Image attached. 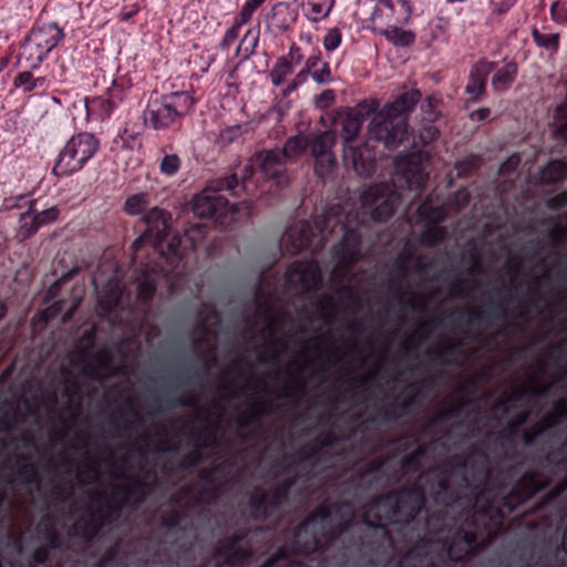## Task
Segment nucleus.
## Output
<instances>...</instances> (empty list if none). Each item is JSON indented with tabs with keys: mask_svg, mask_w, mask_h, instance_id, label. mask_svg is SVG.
<instances>
[{
	"mask_svg": "<svg viewBox=\"0 0 567 567\" xmlns=\"http://www.w3.org/2000/svg\"><path fill=\"white\" fill-rule=\"evenodd\" d=\"M567 491V475L554 485L544 496L542 507L550 506Z\"/></svg>",
	"mask_w": 567,
	"mask_h": 567,
	"instance_id": "774afa93",
	"label": "nucleus"
},
{
	"mask_svg": "<svg viewBox=\"0 0 567 567\" xmlns=\"http://www.w3.org/2000/svg\"><path fill=\"white\" fill-rule=\"evenodd\" d=\"M410 276V266L404 265L402 260H395L393 266V276L389 280V290L393 292L395 300L403 302L405 291L403 284Z\"/></svg>",
	"mask_w": 567,
	"mask_h": 567,
	"instance_id": "ea45409f",
	"label": "nucleus"
},
{
	"mask_svg": "<svg viewBox=\"0 0 567 567\" xmlns=\"http://www.w3.org/2000/svg\"><path fill=\"white\" fill-rule=\"evenodd\" d=\"M401 204L400 194L390 185H372L362 190L360 206L349 212L341 205L331 206L323 218L324 228L339 227L343 230L341 240L333 246L332 254L338 267L350 269L361 258V229L371 228L373 223H385L392 218Z\"/></svg>",
	"mask_w": 567,
	"mask_h": 567,
	"instance_id": "f257e3e1",
	"label": "nucleus"
},
{
	"mask_svg": "<svg viewBox=\"0 0 567 567\" xmlns=\"http://www.w3.org/2000/svg\"><path fill=\"white\" fill-rule=\"evenodd\" d=\"M49 53L50 52L45 49L35 45L32 38L28 35L20 47L19 54L16 56L14 66L37 70L47 59Z\"/></svg>",
	"mask_w": 567,
	"mask_h": 567,
	"instance_id": "cd10ccee",
	"label": "nucleus"
},
{
	"mask_svg": "<svg viewBox=\"0 0 567 567\" xmlns=\"http://www.w3.org/2000/svg\"><path fill=\"white\" fill-rule=\"evenodd\" d=\"M221 466L217 465L209 468H204L199 472L198 477L204 483L203 492L210 496H216L224 486V480L218 477L221 472Z\"/></svg>",
	"mask_w": 567,
	"mask_h": 567,
	"instance_id": "c03bdc74",
	"label": "nucleus"
},
{
	"mask_svg": "<svg viewBox=\"0 0 567 567\" xmlns=\"http://www.w3.org/2000/svg\"><path fill=\"white\" fill-rule=\"evenodd\" d=\"M125 408L131 411L133 416L131 421L123 420V410H120L118 416H112L109 420V425L113 430L114 437H130L144 425V417L134 409L132 401H126Z\"/></svg>",
	"mask_w": 567,
	"mask_h": 567,
	"instance_id": "393cba45",
	"label": "nucleus"
},
{
	"mask_svg": "<svg viewBox=\"0 0 567 567\" xmlns=\"http://www.w3.org/2000/svg\"><path fill=\"white\" fill-rule=\"evenodd\" d=\"M49 53L50 52L45 49L35 45L32 38L28 35L20 47L19 54L16 56L14 66L37 70L47 59Z\"/></svg>",
	"mask_w": 567,
	"mask_h": 567,
	"instance_id": "bb28decb",
	"label": "nucleus"
},
{
	"mask_svg": "<svg viewBox=\"0 0 567 567\" xmlns=\"http://www.w3.org/2000/svg\"><path fill=\"white\" fill-rule=\"evenodd\" d=\"M309 146V138L301 136H293L288 138L285 144L284 156H297L302 154Z\"/></svg>",
	"mask_w": 567,
	"mask_h": 567,
	"instance_id": "69168bd1",
	"label": "nucleus"
},
{
	"mask_svg": "<svg viewBox=\"0 0 567 567\" xmlns=\"http://www.w3.org/2000/svg\"><path fill=\"white\" fill-rule=\"evenodd\" d=\"M12 85L22 90L24 94H33L37 90L44 91L48 81L45 76H34L30 69H25L13 78Z\"/></svg>",
	"mask_w": 567,
	"mask_h": 567,
	"instance_id": "e433bc0d",
	"label": "nucleus"
},
{
	"mask_svg": "<svg viewBox=\"0 0 567 567\" xmlns=\"http://www.w3.org/2000/svg\"><path fill=\"white\" fill-rule=\"evenodd\" d=\"M496 65L497 62L482 58L471 66L465 85V93L470 96L468 102L478 103L485 97L488 76Z\"/></svg>",
	"mask_w": 567,
	"mask_h": 567,
	"instance_id": "a211bd4d",
	"label": "nucleus"
},
{
	"mask_svg": "<svg viewBox=\"0 0 567 567\" xmlns=\"http://www.w3.org/2000/svg\"><path fill=\"white\" fill-rule=\"evenodd\" d=\"M567 177V161L555 159L542 171V179L546 184H557Z\"/></svg>",
	"mask_w": 567,
	"mask_h": 567,
	"instance_id": "49530a36",
	"label": "nucleus"
},
{
	"mask_svg": "<svg viewBox=\"0 0 567 567\" xmlns=\"http://www.w3.org/2000/svg\"><path fill=\"white\" fill-rule=\"evenodd\" d=\"M439 324L437 321H425L421 323L416 330L415 336L408 338L400 347L403 357L410 358L420 349L421 344L426 340L429 334Z\"/></svg>",
	"mask_w": 567,
	"mask_h": 567,
	"instance_id": "f704fd0d",
	"label": "nucleus"
},
{
	"mask_svg": "<svg viewBox=\"0 0 567 567\" xmlns=\"http://www.w3.org/2000/svg\"><path fill=\"white\" fill-rule=\"evenodd\" d=\"M148 205V195L146 193L134 194L125 200L124 210L128 215L142 214Z\"/></svg>",
	"mask_w": 567,
	"mask_h": 567,
	"instance_id": "680f3d73",
	"label": "nucleus"
},
{
	"mask_svg": "<svg viewBox=\"0 0 567 567\" xmlns=\"http://www.w3.org/2000/svg\"><path fill=\"white\" fill-rule=\"evenodd\" d=\"M331 146L332 138L327 133L319 134L309 138L308 148H310L313 158L323 154L331 153Z\"/></svg>",
	"mask_w": 567,
	"mask_h": 567,
	"instance_id": "052dcab7",
	"label": "nucleus"
},
{
	"mask_svg": "<svg viewBox=\"0 0 567 567\" xmlns=\"http://www.w3.org/2000/svg\"><path fill=\"white\" fill-rule=\"evenodd\" d=\"M285 279L290 288L309 292L321 281L319 265L315 260L295 261L287 268Z\"/></svg>",
	"mask_w": 567,
	"mask_h": 567,
	"instance_id": "dca6fc26",
	"label": "nucleus"
},
{
	"mask_svg": "<svg viewBox=\"0 0 567 567\" xmlns=\"http://www.w3.org/2000/svg\"><path fill=\"white\" fill-rule=\"evenodd\" d=\"M252 172V166L247 165L241 182L235 173L210 181L204 193L195 198L194 214L203 219H213L223 229L231 228L237 220L238 208L221 193L227 192L233 197H239Z\"/></svg>",
	"mask_w": 567,
	"mask_h": 567,
	"instance_id": "20e7f679",
	"label": "nucleus"
},
{
	"mask_svg": "<svg viewBox=\"0 0 567 567\" xmlns=\"http://www.w3.org/2000/svg\"><path fill=\"white\" fill-rule=\"evenodd\" d=\"M319 456V453L313 445L312 441H309L308 443L303 444L301 447L296 450L293 453L290 454L288 458H296V461L299 463V465L312 462L315 458Z\"/></svg>",
	"mask_w": 567,
	"mask_h": 567,
	"instance_id": "0e129e2a",
	"label": "nucleus"
},
{
	"mask_svg": "<svg viewBox=\"0 0 567 567\" xmlns=\"http://www.w3.org/2000/svg\"><path fill=\"white\" fill-rule=\"evenodd\" d=\"M395 442L402 451H406L411 444H417L412 452L402 456L400 465L404 472H419L422 467L421 461L426 455V446L419 444V437L415 435H402Z\"/></svg>",
	"mask_w": 567,
	"mask_h": 567,
	"instance_id": "b1692460",
	"label": "nucleus"
},
{
	"mask_svg": "<svg viewBox=\"0 0 567 567\" xmlns=\"http://www.w3.org/2000/svg\"><path fill=\"white\" fill-rule=\"evenodd\" d=\"M336 165L337 161L332 152L315 157V173L321 179L330 176Z\"/></svg>",
	"mask_w": 567,
	"mask_h": 567,
	"instance_id": "13d9d810",
	"label": "nucleus"
},
{
	"mask_svg": "<svg viewBox=\"0 0 567 567\" xmlns=\"http://www.w3.org/2000/svg\"><path fill=\"white\" fill-rule=\"evenodd\" d=\"M122 545L123 542L118 538L105 550L104 555L96 564V567H120L122 564Z\"/></svg>",
	"mask_w": 567,
	"mask_h": 567,
	"instance_id": "3c124183",
	"label": "nucleus"
},
{
	"mask_svg": "<svg viewBox=\"0 0 567 567\" xmlns=\"http://www.w3.org/2000/svg\"><path fill=\"white\" fill-rule=\"evenodd\" d=\"M249 528H244L231 535L219 538L213 549V557L228 567H243L254 555V548L248 544Z\"/></svg>",
	"mask_w": 567,
	"mask_h": 567,
	"instance_id": "9b49d317",
	"label": "nucleus"
},
{
	"mask_svg": "<svg viewBox=\"0 0 567 567\" xmlns=\"http://www.w3.org/2000/svg\"><path fill=\"white\" fill-rule=\"evenodd\" d=\"M307 393V382L302 378H291L285 386L282 395L292 401L300 402Z\"/></svg>",
	"mask_w": 567,
	"mask_h": 567,
	"instance_id": "864d4df0",
	"label": "nucleus"
},
{
	"mask_svg": "<svg viewBox=\"0 0 567 567\" xmlns=\"http://www.w3.org/2000/svg\"><path fill=\"white\" fill-rule=\"evenodd\" d=\"M29 37L35 45L51 52L65 37L63 25L59 21L39 19L33 24Z\"/></svg>",
	"mask_w": 567,
	"mask_h": 567,
	"instance_id": "412c9836",
	"label": "nucleus"
},
{
	"mask_svg": "<svg viewBox=\"0 0 567 567\" xmlns=\"http://www.w3.org/2000/svg\"><path fill=\"white\" fill-rule=\"evenodd\" d=\"M413 8V2L410 0H381L374 7L371 20L373 23L384 25H405L411 20Z\"/></svg>",
	"mask_w": 567,
	"mask_h": 567,
	"instance_id": "2eb2a0df",
	"label": "nucleus"
},
{
	"mask_svg": "<svg viewBox=\"0 0 567 567\" xmlns=\"http://www.w3.org/2000/svg\"><path fill=\"white\" fill-rule=\"evenodd\" d=\"M401 24L386 25L385 29L380 31L389 42L394 47L409 48L414 44L416 35L411 30H404Z\"/></svg>",
	"mask_w": 567,
	"mask_h": 567,
	"instance_id": "a19ab883",
	"label": "nucleus"
},
{
	"mask_svg": "<svg viewBox=\"0 0 567 567\" xmlns=\"http://www.w3.org/2000/svg\"><path fill=\"white\" fill-rule=\"evenodd\" d=\"M529 417L530 411L528 409L519 411L506 423V426L496 434L495 443L499 446L512 443L518 435L520 427L528 422Z\"/></svg>",
	"mask_w": 567,
	"mask_h": 567,
	"instance_id": "473e14b6",
	"label": "nucleus"
},
{
	"mask_svg": "<svg viewBox=\"0 0 567 567\" xmlns=\"http://www.w3.org/2000/svg\"><path fill=\"white\" fill-rule=\"evenodd\" d=\"M271 412L272 408L269 403L264 401L257 402L247 415L238 420V429L243 431L250 426H258L260 425L261 419L269 415Z\"/></svg>",
	"mask_w": 567,
	"mask_h": 567,
	"instance_id": "37998d69",
	"label": "nucleus"
},
{
	"mask_svg": "<svg viewBox=\"0 0 567 567\" xmlns=\"http://www.w3.org/2000/svg\"><path fill=\"white\" fill-rule=\"evenodd\" d=\"M100 146V140L93 133L73 134L60 151L52 173L66 177L80 172L96 155Z\"/></svg>",
	"mask_w": 567,
	"mask_h": 567,
	"instance_id": "1a4fd4ad",
	"label": "nucleus"
},
{
	"mask_svg": "<svg viewBox=\"0 0 567 567\" xmlns=\"http://www.w3.org/2000/svg\"><path fill=\"white\" fill-rule=\"evenodd\" d=\"M292 72V64L286 56H280L270 71L271 83L275 86L284 84L285 79Z\"/></svg>",
	"mask_w": 567,
	"mask_h": 567,
	"instance_id": "5fc2aeb1",
	"label": "nucleus"
},
{
	"mask_svg": "<svg viewBox=\"0 0 567 567\" xmlns=\"http://www.w3.org/2000/svg\"><path fill=\"white\" fill-rule=\"evenodd\" d=\"M153 485L143 478H130L126 484L117 485L113 492L118 496L116 502H109V496L104 491L94 492L90 495L91 501L105 502L106 512L102 508L89 507L69 528V536L81 540L85 546H90L97 537L102 528L110 525L114 518L120 516L124 507L131 506L138 508L147 498Z\"/></svg>",
	"mask_w": 567,
	"mask_h": 567,
	"instance_id": "f03ea898",
	"label": "nucleus"
},
{
	"mask_svg": "<svg viewBox=\"0 0 567 567\" xmlns=\"http://www.w3.org/2000/svg\"><path fill=\"white\" fill-rule=\"evenodd\" d=\"M190 493V487H182L177 495L169 497L168 507L159 512L157 522L151 533L152 538L157 543L158 550L163 551L156 554L155 560L158 563L169 560L167 547H178L179 538L185 532V528L182 526L185 518V513L181 509L182 501L184 497L189 496Z\"/></svg>",
	"mask_w": 567,
	"mask_h": 567,
	"instance_id": "6e6552de",
	"label": "nucleus"
},
{
	"mask_svg": "<svg viewBox=\"0 0 567 567\" xmlns=\"http://www.w3.org/2000/svg\"><path fill=\"white\" fill-rule=\"evenodd\" d=\"M506 315L507 311L503 301L489 299L485 309L462 307L452 311L449 317L452 320V326L456 328L461 322L492 326L495 321L504 319Z\"/></svg>",
	"mask_w": 567,
	"mask_h": 567,
	"instance_id": "4468645a",
	"label": "nucleus"
},
{
	"mask_svg": "<svg viewBox=\"0 0 567 567\" xmlns=\"http://www.w3.org/2000/svg\"><path fill=\"white\" fill-rule=\"evenodd\" d=\"M121 296L122 292L118 287H110L103 291V296L100 299V305L104 310L112 311L118 306Z\"/></svg>",
	"mask_w": 567,
	"mask_h": 567,
	"instance_id": "338daca9",
	"label": "nucleus"
},
{
	"mask_svg": "<svg viewBox=\"0 0 567 567\" xmlns=\"http://www.w3.org/2000/svg\"><path fill=\"white\" fill-rule=\"evenodd\" d=\"M374 375L368 374L362 377H355L348 381V384L343 391L344 395L353 399L358 392V390H368L372 382H373Z\"/></svg>",
	"mask_w": 567,
	"mask_h": 567,
	"instance_id": "e2e57ef3",
	"label": "nucleus"
},
{
	"mask_svg": "<svg viewBox=\"0 0 567 567\" xmlns=\"http://www.w3.org/2000/svg\"><path fill=\"white\" fill-rule=\"evenodd\" d=\"M313 228L309 221L302 220L287 228L282 240L291 254H299L311 248L313 243Z\"/></svg>",
	"mask_w": 567,
	"mask_h": 567,
	"instance_id": "4be33fe9",
	"label": "nucleus"
},
{
	"mask_svg": "<svg viewBox=\"0 0 567 567\" xmlns=\"http://www.w3.org/2000/svg\"><path fill=\"white\" fill-rule=\"evenodd\" d=\"M19 460L24 463L19 467L17 475L22 484L25 485H39V471L38 466L30 462L29 455H20Z\"/></svg>",
	"mask_w": 567,
	"mask_h": 567,
	"instance_id": "de8ad7c7",
	"label": "nucleus"
},
{
	"mask_svg": "<svg viewBox=\"0 0 567 567\" xmlns=\"http://www.w3.org/2000/svg\"><path fill=\"white\" fill-rule=\"evenodd\" d=\"M243 363L247 364L250 369L252 368L251 363L245 361L244 359L234 361L229 367V371L236 372L237 379H246V383L244 384L243 389L252 391H265L267 388L266 382L260 380L252 382L251 375L249 378H246L245 373L240 370V365Z\"/></svg>",
	"mask_w": 567,
	"mask_h": 567,
	"instance_id": "6e6d98bb",
	"label": "nucleus"
},
{
	"mask_svg": "<svg viewBox=\"0 0 567 567\" xmlns=\"http://www.w3.org/2000/svg\"><path fill=\"white\" fill-rule=\"evenodd\" d=\"M259 38H260V24L257 23V25L249 28L243 39L240 40L237 49H236V56L239 58L241 62L248 60L251 55L255 54L258 44H259Z\"/></svg>",
	"mask_w": 567,
	"mask_h": 567,
	"instance_id": "58836bf2",
	"label": "nucleus"
},
{
	"mask_svg": "<svg viewBox=\"0 0 567 567\" xmlns=\"http://www.w3.org/2000/svg\"><path fill=\"white\" fill-rule=\"evenodd\" d=\"M410 393L402 399L395 398V400L384 408L380 415L381 421L384 423L396 422L405 416H410L412 412L417 409L422 401L425 399V394L421 393V390H408Z\"/></svg>",
	"mask_w": 567,
	"mask_h": 567,
	"instance_id": "aec40b11",
	"label": "nucleus"
},
{
	"mask_svg": "<svg viewBox=\"0 0 567 567\" xmlns=\"http://www.w3.org/2000/svg\"><path fill=\"white\" fill-rule=\"evenodd\" d=\"M78 364L82 367L83 375L100 382L104 381L110 374L115 373L112 359L106 353H96L89 357L86 352H82Z\"/></svg>",
	"mask_w": 567,
	"mask_h": 567,
	"instance_id": "5701e85b",
	"label": "nucleus"
},
{
	"mask_svg": "<svg viewBox=\"0 0 567 567\" xmlns=\"http://www.w3.org/2000/svg\"><path fill=\"white\" fill-rule=\"evenodd\" d=\"M116 106L106 95H100L85 99V110L90 117L95 120L109 118Z\"/></svg>",
	"mask_w": 567,
	"mask_h": 567,
	"instance_id": "4c0bfd02",
	"label": "nucleus"
},
{
	"mask_svg": "<svg viewBox=\"0 0 567 567\" xmlns=\"http://www.w3.org/2000/svg\"><path fill=\"white\" fill-rule=\"evenodd\" d=\"M154 401H161V405L156 409L157 412L173 410L175 408H194L198 404V400L195 396L184 398H171L168 394H164L162 399H155Z\"/></svg>",
	"mask_w": 567,
	"mask_h": 567,
	"instance_id": "8fccbe9b",
	"label": "nucleus"
},
{
	"mask_svg": "<svg viewBox=\"0 0 567 567\" xmlns=\"http://www.w3.org/2000/svg\"><path fill=\"white\" fill-rule=\"evenodd\" d=\"M196 101L187 91H176L150 99L144 110V123L155 131L175 128L194 107Z\"/></svg>",
	"mask_w": 567,
	"mask_h": 567,
	"instance_id": "0eeeda50",
	"label": "nucleus"
},
{
	"mask_svg": "<svg viewBox=\"0 0 567 567\" xmlns=\"http://www.w3.org/2000/svg\"><path fill=\"white\" fill-rule=\"evenodd\" d=\"M417 89L406 90L386 104L369 124V136L389 151L399 148L410 136L409 116L421 100Z\"/></svg>",
	"mask_w": 567,
	"mask_h": 567,
	"instance_id": "39448f33",
	"label": "nucleus"
},
{
	"mask_svg": "<svg viewBox=\"0 0 567 567\" xmlns=\"http://www.w3.org/2000/svg\"><path fill=\"white\" fill-rule=\"evenodd\" d=\"M265 2L266 0H246L240 11L234 18L233 24L241 29L243 25L247 24L251 20L256 10L260 8Z\"/></svg>",
	"mask_w": 567,
	"mask_h": 567,
	"instance_id": "4d7b16f0",
	"label": "nucleus"
},
{
	"mask_svg": "<svg viewBox=\"0 0 567 567\" xmlns=\"http://www.w3.org/2000/svg\"><path fill=\"white\" fill-rule=\"evenodd\" d=\"M194 330L199 334L194 339V347L208 343L209 338H216L221 326V317L216 307L210 302H202L197 313Z\"/></svg>",
	"mask_w": 567,
	"mask_h": 567,
	"instance_id": "6ab92c4d",
	"label": "nucleus"
},
{
	"mask_svg": "<svg viewBox=\"0 0 567 567\" xmlns=\"http://www.w3.org/2000/svg\"><path fill=\"white\" fill-rule=\"evenodd\" d=\"M550 27L543 24L542 29L534 25L530 35L537 48L545 50L549 56H554L560 49V33L549 32Z\"/></svg>",
	"mask_w": 567,
	"mask_h": 567,
	"instance_id": "7c9ffc66",
	"label": "nucleus"
},
{
	"mask_svg": "<svg viewBox=\"0 0 567 567\" xmlns=\"http://www.w3.org/2000/svg\"><path fill=\"white\" fill-rule=\"evenodd\" d=\"M379 110L377 100H363L354 107L342 110L334 118V123L341 126V136L343 138V158L347 165L351 164L354 172L362 177H370L377 171L374 153L368 147L367 143L357 144L358 135L364 121L370 115H375Z\"/></svg>",
	"mask_w": 567,
	"mask_h": 567,
	"instance_id": "7ed1b4c3",
	"label": "nucleus"
},
{
	"mask_svg": "<svg viewBox=\"0 0 567 567\" xmlns=\"http://www.w3.org/2000/svg\"><path fill=\"white\" fill-rule=\"evenodd\" d=\"M269 18L274 27L285 33L298 21L299 11L293 2L278 1L272 4Z\"/></svg>",
	"mask_w": 567,
	"mask_h": 567,
	"instance_id": "a878e982",
	"label": "nucleus"
},
{
	"mask_svg": "<svg viewBox=\"0 0 567 567\" xmlns=\"http://www.w3.org/2000/svg\"><path fill=\"white\" fill-rule=\"evenodd\" d=\"M539 463L548 468L550 475L567 472V443L564 442L556 450L544 454Z\"/></svg>",
	"mask_w": 567,
	"mask_h": 567,
	"instance_id": "c9c22d12",
	"label": "nucleus"
},
{
	"mask_svg": "<svg viewBox=\"0 0 567 567\" xmlns=\"http://www.w3.org/2000/svg\"><path fill=\"white\" fill-rule=\"evenodd\" d=\"M39 528L42 535V538L47 543L45 547L51 548L52 550L60 549L63 546V538L61 534L54 527V519L50 515H45L42 517Z\"/></svg>",
	"mask_w": 567,
	"mask_h": 567,
	"instance_id": "79ce46f5",
	"label": "nucleus"
},
{
	"mask_svg": "<svg viewBox=\"0 0 567 567\" xmlns=\"http://www.w3.org/2000/svg\"><path fill=\"white\" fill-rule=\"evenodd\" d=\"M130 87V81L125 78L115 79L113 80L112 85L107 89L105 95L110 99L111 102H114V105L117 107L124 100L126 91Z\"/></svg>",
	"mask_w": 567,
	"mask_h": 567,
	"instance_id": "bf43d9fd",
	"label": "nucleus"
},
{
	"mask_svg": "<svg viewBox=\"0 0 567 567\" xmlns=\"http://www.w3.org/2000/svg\"><path fill=\"white\" fill-rule=\"evenodd\" d=\"M471 193L467 188H460L451 194L443 205L449 212L460 213L462 209L468 206L471 203Z\"/></svg>",
	"mask_w": 567,
	"mask_h": 567,
	"instance_id": "603ef678",
	"label": "nucleus"
},
{
	"mask_svg": "<svg viewBox=\"0 0 567 567\" xmlns=\"http://www.w3.org/2000/svg\"><path fill=\"white\" fill-rule=\"evenodd\" d=\"M34 206L35 204H31L28 210L20 215L18 237L21 240L29 239L41 228L34 215Z\"/></svg>",
	"mask_w": 567,
	"mask_h": 567,
	"instance_id": "a18cd8bd",
	"label": "nucleus"
},
{
	"mask_svg": "<svg viewBox=\"0 0 567 567\" xmlns=\"http://www.w3.org/2000/svg\"><path fill=\"white\" fill-rule=\"evenodd\" d=\"M159 172L161 174L172 177L175 176L182 166V157L175 151L173 144H166L158 148Z\"/></svg>",
	"mask_w": 567,
	"mask_h": 567,
	"instance_id": "72a5a7b5",
	"label": "nucleus"
},
{
	"mask_svg": "<svg viewBox=\"0 0 567 567\" xmlns=\"http://www.w3.org/2000/svg\"><path fill=\"white\" fill-rule=\"evenodd\" d=\"M518 75V64L515 60L505 61L504 65L497 69L492 76L491 85L495 93L508 91L515 83Z\"/></svg>",
	"mask_w": 567,
	"mask_h": 567,
	"instance_id": "c756f323",
	"label": "nucleus"
},
{
	"mask_svg": "<svg viewBox=\"0 0 567 567\" xmlns=\"http://www.w3.org/2000/svg\"><path fill=\"white\" fill-rule=\"evenodd\" d=\"M171 219L172 215L158 207L146 212L142 218L145 230L142 236L132 244L133 251L137 252L146 243H150L154 249H163L164 244L169 237Z\"/></svg>",
	"mask_w": 567,
	"mask_h": 567,
	"instance_id": "ddd939ff",
	"label": "nucleus"
},
{
	"mask_svg": "<svg viewBox=\"0 0 567 567\" xmlns=\"http://www.w3.org/2000/svg\"><path fill=\"white\" fill-rule=\"evenodd\" d=\"M189 436L194 449L181 457L178 467L183 471L196 467L203 461L202 452L218 445L215 425H207L202 431L192 432Z\"/></svg>",
	"mask_w": 567,
	"mask_h": 567,
	"instance_id": "f3484780",
	"label": "nucleus"
},
{
	"mask_svg": "<svg viewBox=\"0 0 567 567\" xmlns=\"http://www.w3.org/2000/svg\"><path fill=\"white\" fill-rule=\"evenodd\" d=\"M416 213L420 219L425 223L421 234L422 245L430 248L440 246L446 237L445 227L441 226L447 217L446 207L434 205L432 196H429L420 204Z\"/></svg>",
	"mask_w": 567,
	"mask_h": 567,
	"instance_id": "f8f14e48",
	"label": "nucleus"
},
{
	"mask_svg": "<svg viewBox=\"0 0 567 567\" xmlns=\"http://www.w3.org/2000/svg\"><path fill=\"white\" fill-rule=\"evenodd\" d=\"M483 157L477 154H471L455 163L457 176L461 178L470 177L482 166Z\"/></svg>",
	"mask_w": 567,
	"mask_h": 567,
	"instance_id": "09e8293b",
	"label": "nucleus"
},
{
	"mask_svg": "<svg viewBox=\"0 0 567 567\" xmlns=\"http://www.w3.org/2000/svg\"><path fill=\"white\" fill-rule=\"evenodd\" d=\"M548 388L547 386H519L513 390L512 394L507 396L505 400H499L494 404V409L501 410L503 414L507 415L509 413V408L507 405L508 402L512 401H522L524 399L532 400L536 398H544L547 395Z\"/></svg>",
	"mask_w": 567,
	"mask_h": 567,
	"instance_id": "2f4dec72",
	"label": "nucleus"
},
{
	"mask_svg": "<svg viewBox=\"0 0 567 567\" xmlns=\"http://www.w3.org/2000/svg\"><path fill=\"white\" fill-rule=\"evenodd\" d=\"M440 130L432 123L421 126L416 136L413 137L411 150L395 159V169L402 175L411 190H420L429 179L426 164L431 154L426 147L436 141Z\"/></svg>",
	"mask_w": 567,
	"mask_h": 567,
	"instance_id": "423d86ee",
	"label": "nucleus"
},
{
	"mask_svg": "<svg viewBox=\"0 0 567 567\" xmlns=\"http://www.w3.org/2000/svg\"><path fill=\"white\" fill-rule=\"evenodd\" d=\"M261 173L268 179H274L277 186L286 183V162L280 152L268 151L258 163Z\"/></svg>",
	"mask_w": 567,
	"mask_h": 567,
	"instance_id": "c85d7f7f",
	"label": "nucleus"
},
{
	"mask_svg": "<svg viewBox=\"0 0 567 567\" xmlns=\"http://www.w3.org/2000/svg\"><path fill=\"white\" fill-rule=\"evenodd\" d=\"M298 480V475L286 477L269 491L256 486L249 496L251 516L260 522H266L271 517H279L280 508L287 502Z\"/></svg>",
	"mask_w": 567,
	"mask_h": 567,
	"instance_id": "9d476101",
	"label": "nucleus"
}]
</instances>
